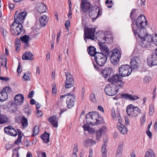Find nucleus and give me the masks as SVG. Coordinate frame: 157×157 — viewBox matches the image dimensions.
<instances>
[{
	"label": "nucleus",
	"instance_id": "f257e3e1",
	"mask_svg": "<svg viewBox=\"0 0 157 157\" xmlns=\"http://www.w3.org/2000/svg\"><path fill=\"white\" fill-rule=\"evenodd\" d=\"M132 30L135 36L138 35L141 40L140 45L143 48H149L153 43V38L149 35H146L145 36H143V32H139L136 30L132 26Z\"/></svg>",
	"mask_w": 157,
	"mask_h": 157
},
{
	"label": "nucleus",
	"instance_id": "f03ea898",
	"mask_svg": "<svg viewBox=\"0 0 157 157\" xmlns=\"http://www.w3.org/2000/svg\"><path fill=\"white\" fill-rule=\"evenodd\" d=\"M86 118L87 123L93 125L100 124L103 121V119L99 117V113L96 111L89 112L86 115Z\"/></svg>",
	"mask_w": 157,
	"mask_h": 157
},
{
	"label": "nucleus",
	"instance_id": "7ed1b4c3",
	"mask_svg": "<svg viewBox=\"0 0 157 157\" xmlns=\"http://www.w3.org/2000/svg\"><path fill=\"white\" fill-rule=\"evenodd\" d=\"M147 21L145 17L142 14L139 16L136 19V25L137 26L136 29L135 28L134 25H132V26L133 27L135 30L139 32H141L142 31L144 32L145 26H147Z\"/></svg>",
	"mask_w": 157,
	"mask_h": 157
},
{
	"label": "nucleus",
	"instance_id": "20e7f679",
	"mask_svg": "<svg viewBox=\"0 0 157 157\" xmlns=\"http://www.w3.org/2000/svg\"><path fill=\"white\" fill-rule=\"evenodd\" d=\"M11 31L13 34L18 36L22 32L23 29L22 24L20 22L14 21L11 26Z\"/></svg>",
	"mask_w": 157,
	"mask_h": 157
},
{
	"label": "nucleus",
	"instance_id": "39448f33",
	"mask_svg": "<svg viewBox=\"0 0 157 157\" xmlns=\"http://www.w3.org/2000/svg\"><path fill=\"white\" fill-rule=\"evenodd\" d=\"M108 55L104 54L103 52L97 53L94 57L96 63L100 67L104 66L107 60V57Z\"/></svg>",
	"mask_w": 157,
	"mask_h": 157
},
{
	"label": "nucleus",
	"instance_id": "423d86ee",
	"mask_svg": "<svg viewBox=\"0 0 157 157\" xmlns=\"http://www.w3.org/2000/svg\"><path fill=\"white\" fill-rule=\"evenodd\" d=\"M119 75L122 77H125L129 75L132 70L131 67L128 65H121L118 70Z\"/></svg>",
	"mask_w": 157,
	"mask_h": 157
},
{
	"label": "nucleus",
	"instance_id": "0eeeda50",
	"mask_svg": "<svg viewBox=\"0 0 157 157\" xmlns=\"http://www.w3.org/2000/svg\"><path fill=\"white\" fill-rule=\"evenodd\" d=\"M110 55H111L110 60L112 63L114 65H117L119 62L121 56L120 51L118 49L115 48L113 52H110Z\"/></svg>",
	"mask_w": 157,
	"mask_h": 157
},
{
	"label": "nucleus",
	"instance_id": "6e6552de",
	"mask_svg": "<svg viewBox=\"0 0 157 157\" xmlns=\"http://www.w3.org/2000/svg\"><path fill=\"white\" fill-rule=\"evenodd\" d=\"M119 89L116 84H109L107 85L105 89L106 94L109 96H113L118 92Z\"/></svg>",
	"mask_w": 157,
	"mask_h": 157
},
{
	"label": "nucleus",
	"instance_id": "1a4fd4ad",
	"mask_svg": "<svg viewBox=\"0 0 157 157\" xmlns=\"http://www.w3.org/2000/svg\"><path fill=\"white\" fill-rule=\"evenodd\" d=\"M126 112L129 116L132 117H135L139 115L140 113V110L138 107L131 105L127 107Z\"/></svg>",
	"mask_w": 157,
	"mask_h": 157
},
{
	"label": "nucleus",
	"instance_id": "9d476101",
	"mask_svg": "<svg viewBox=\"0 0 157 157\" xmlns=\"http://www.w3.org/2000/svg\"><path fill=\"white\" fill-rule=\"evenodd\" d=\"M95 32V28H87L84 29V38L86 43L87 42L86 39L94 40Z\"/></svg>",
	"mask_w": 157,
	"mask_h": 157
},
{
	"label": "nucleus",
	"instance_id": "9b49d317",
	"mask_svg": "<svg viewBox=\"0 0 157 157\" xmlns=\"http://www.w3.org/2000/svg\"><path fill=\"white\" fill-rule=\"evenodd\" d=\"M12 92V90L9 87H6L1 91L0 90V101L3 102L7 100L8 99V93Z\"/></svg>",
	"mask_w": 157,
	"mask_h": 157
},
{
	"label": "nucleus",
	"instance_id": "f8f14e48",
	"mask_svg": "<svg viewBox=\"0 0 157 157\" xmlns=\"http://www.w3.org/2000/svg\"><path fill=\"white\" fill-rule=\"evenodd\" d=\"M66 76L65 86L66 88H69L74 86V81L73 76L68 72H65Z\"/></svg>",
	"mask_w": 157,
	"mask_h": 157
},
{
	"label": "nucleus",
	"instance_id": "ddd939ff",
	"mask_svg": "<svg viewBox=\"0 0 157 157\" xmlns=\"http://www.w3.org/2000/svg\"><path fill=\"white\" fill-rule=\"evenodd\" d=\"M27 14V13L21 10H18L16 11L14 15V21H21L23 20Z\"/></svg>",
	"mask_w": 157,
	"mask_h": 157
},
{
	"label": "nucleus",
	"instance_id": "4468645a",
	"mask_svg": "<svg viewBox=\"0 0 157 157\" xmlns=\"http://www.w3.org/2000/svg\"><path fill=\"white\" fill-rule=\"evenodd\" d=\"M93 6L87 0H82L81 4L82 12L84 13H88L92 8Z\"/></svg>",
	"mask_w": 157,
	"mask_h": 157
},
{
	"label": "nucleus",
	"instance_id": "2eb2a0df",
	"mask_svg": "<svg viewBox=\"0 0 157 157\" xmlns=\"http://www.w3.org/2000/svg\"><path fill=\"white\" fill-rule=\"evenodd\" d=\"M100 9L98 7H93L88 13L90 17L92 19L93 21L96 19L100 15Z\"/></svg>",
	"mask_w": 157,
	"mask_h": 157
},
{
	"label": "nucleus",
	"instance_id": "dca6fc26",
	"mask_svg": "<svg viewBox=\"0 0 157 157\" xmlns=\"http://www.w3.org/2000/svg\"><path fill=\"white\" fill-rule=\"evenodd\" d=\"M117 118L118 121V123L117 124V128L122 134H125L127 133V129L124 124H121L122 119L120 117V114L117 113Z\"/></svg>",
	"mask_w": 157,
	"mask_h": 157
},
{
	"label": "nucleus",
	"instance_id": "f3484780",
	"mask_svg": "<svg viewBox=\"0 0 157 157\" xmlns=\"http://www.w3.org/2000/svg\"><path fill=\"white\" fill-rule=\"evenodd\" d=\"M140 59L138 56L133 57L131 59L130 64L131 68L133 70H137L139 67L140 63Z\"/></svg>",
	"mask_w": 157,
	"mask_h": 157
},
{
	"label": "nucleus",
	"instance_id": "a211bd4d",
	"mask_svg": "<svg viewBox=\"0 0 157 157\" xmlns=\"http://www.w3.org/2000/svg\"><path fill=\"white\" fill-rule=\"evenodd\" d=\"M147 63L150 67L157 64V56L155 53L152 54L148 56L147 59Z\"/></svg>",
	"mask_w": 157,
	"mask_h": 157
},
{
	"label": "nucleus",
	"instance_id": "6ab92c4d",
	"mask_svg": "<svg viewBox=\"0 0 157 157\" xmlns=\"http://www.w3.org/2000/svg\"><path fill=\"white\" fill-rule=\"evenodd\" d=\"M99 45L100 50L102 52H103L104 54L110 56V51L104 42H100L99 43Z\"/></svg>",
	"mask_w": 157,
	"mask_h": 157
},
{
	"label": "nucleus",
	"instance_id": "aec40b11",
	"mask_svg": "<svg viewBox=\"0 0 157 157\" xmlns=\"http://www.w3.org/2000/svg\"><path fill=\"white\" fill-rule=\"evenodd\" d=\"M102 74L105 78L113 75V71L112 68L108 67L104 69L102 72Z\"/></svg>",
	"mask_w": 157,
	"mask_h": 157
},
{
	"label": "nucleus",
	"instance_id": "412c9836",
	"mask_svg": "<svg viewBox=\"0 0 157 157\" xmlns=\"http://www.w3.org/2000/svg\"><path fill=\"white\" fill-rule=\"evenodd\" d=\"M75 101V96L73 94H70L67 98L66 102L67 107L70 108L74 105V102Z\"/></svg>",
	"mask_w": 157,
	"mask_h": 157
},
{
	"label": "nucleus",
	"instance_id": "4be33fe9",
	"mask_svg": "<svg viewBox=\"0 0 157 157\" xmlns=\"http://www.w3.org/2000/svg\"><path fill=\"white\" fill-rule=\"evenodd\" d=\"M36 10L39 13H42L45 12L46 10V5L42 2L38 3L36 7Z\"/></svg>",
	"mask_w": 157,
	"mask_h": 157
},
{
	"label": "nucleus",
	"instance_id": "5701e85b",
	"mask_svg": "<svg viewBox=\"0 0 157 157\" xmlns=\"http://www.w3.org/2000/svg\"><path fill=\"white\" fill-rule=\"evenodd\" d=\"M94 40H97L99 43L102 41L104 42V39L105 37V35L102 32L99 31L96 33L94 35Z\"/></svg>",
	"mask_w": 157,
	"mask_h": 157
},
{
	"label": "nucleus",
	"instance_id": "b1692460",
	"mask_svg": "<svg viewBox=\"0 0 157 157\" xmlns=\"http://www.w3.org/2000/svg\"><path fill=\"white\" fill-rule=\"evenodd\" d=\"M49 121L50 124L53 127L56 128L58 127V118L55 116H52L49 118Z\"/></svg>",
	"mask_w": 157,
	"mask_h": 157
},
{
	"label": "nucleus",
	"instance_id": "393cba45",
	"mask_svg": "<svg viewBox=\"0 0 157 157\" xmlns=\"http://www.w3.org/2000/svg\"><path fill=\"white\" fill-rule=\"evenodd\" d=\"M47 17L45 15H44L40 18L38 21L39 26L40 27L45 26L47 24L48 20L47 19Z\"/></svg>",
	"mask_w": 157,
	"mask_h": 157
},
{
	"label": "nucleus",
	"instance_id": "a878e982",
	"mask_svg": "<svg viewBox=\"0 0 157 157\" xmlns=\"http://www.w3.org/2000/svg\"><path fill=\"white\" fill-rule=\"evenodd\" d=\"M24 96L22 94H18L14 98V102L17 105H20L23 102Z\"/></svg>",
	"mask_w": 157,
	"mask_h": 157
},
{
	"label": "nucleus",
	"instance_id": "bb28decb",
	"mask_svg": "<svg viewBox=\"0 0 157 157\" xmlns=\"http://www.w3.org/2000/svg\"><path fill=\"white\" fill-rule=\"evenodd\" d=\"M20 39L21 42L25 44L24 45V48H28L29 46L28 41L29 40V35H25L24 36H21L20 37Z\"/></svg>",
	"mask_w": 157,
	"mask_h": 157
},
{
	"label": "nucleus",
	"instance_id": "cd10ccee",
	"mask_svg": "<svg viewBox=\"0 0 157 157\" xmlns=\"http://www.w3.org/2000/svg\"><path fill=\"white\" fill-rule=\"evenodd\" d=\"M107 131V128L105 126L101 127L99 131L97 132L96 138L97 140L99 141L101 137V134Z\"/></svg>",
	"mask_w": 157,
	"mask_h": 157
},
{
	"label": "nucleus",
	"instance_id": "c85d7f7f",
	"mask_svg": "<svg viewBox=\"0 0 157 157\" xmlns=\"http://www.w3.org/2000/svg\"><path fill=\"white\" fill-rule=\"evenodd\" d=\"M87 51L88 54L92 56H94V57L96 56V55L97 53L99 52H97L96 51V49L92 46H89L87 48Z\"/></svg>",
	"mask_w": 157,
	"mask_h": 157
},
{
	"label": "nucleus",
	"instance_id": "c756f323",
	"mask_svg": "<svg viewBox=\"0 0 157 157\" xmlns=\"http://www.w3.org/2000/svg\"><path fill=\"white\" fill-rule=\"evenodd\" d=\"M112 76L108 79V81L111 83L110 84H116L115 83L120 79V77H122L119 75L116 74Z\"/></svg>",
	"mask_w": 157,
	"mask_h": 157
},
{
	"label": "nucleus",
	"instance_id": "7c9ffc66",
	"mask_svg": "<svg viewBox=\"0 0 157 157\" xmlns=\"http://www.w3.org/2000/svg\"><path fill=\"white\" fill-rule=\"evenodd\" d=\"M96 142L92 139H88L86 140L83 143L84 146L87 147L96 144Z\"/></svg>",
	"mask_w": 157,
	"mask_h": 157
},
{
	"label": "nucleus",
	"instance_id": "2f4dec72",
	"mask_svg": "<svg viewBox=\"0 0 157 157\" xmlns=\"http://www.w3.org/2000/svg\"><path fill=\"white\" fill-rule=\"evenodd\" d=\"M41 138L43 141L47 143L49 141L50 134L45 132L41 136Z\"/></svg>",
	"mask_w": 157,
	"mask_h": 157
},
{
	"label": "nucleus",
	"instance_id": "473e14b6",
	"mask_svg": "<svg viewBox=\"0 0 157 157\" xmlns=\"http://www.w3.org/2000/svg\"><path fill=\"white\" fill-rule=\"evenodd\" d=\"M8 105L10 108L13 111H15L18 109L17 106L19 105H17L15 102H13V101H10L9 102Z\"/></svg>",
	"mask_w": 157,
	"mask_h": 157
},
{
	"label": "nucleus",
	"instance_id": "72a5a7b5",
	"mask_svg": "<svg viewBox=\"0 0 157 157\" xmlns=\"http://www.w3.org/2000/svg\"><path fill=\"white\" fill-rule=\"evenodd\" d=\"M123 150V145L121 144L118 146L117 148L116 154V157H121L122 154Z\"/></svg>",
	"mask_w": 157,
	"mask_h": 157
},
{
	"label": "nucleus",
	"instance_id": "f704fd0d",
	"mask_svg": "<svg viewBox=\"0 0 157 157\" xmlns=\"http://www.w3.org/2000/svg\"><path fill=\"white\" fill-rule=\"evenodd\" d=\"M8 120V118L6 116L0 114V124L6 123Z\"/></svg>",
	"mask_w": 157,
	"mask_h": 157
},
{
	"label": "nucleus",
	"instance_id": "c9c22d12",
	"mask_svg": "<svg viewBox=\"0 0 157 157\" xmlns=\"http://www.w3.org/2000/svg\"><path fill=\"white\" fill-rule=\"evenodd\" d=\"M104 40L107 44H110L113 42L112 36L111 35H107L105 36Z\"/></svg>",
	"mask_w": 157,
	"mask_h": 157
},
{
	"label": "nucleus",
	"instance_id": "e433bc0d",
	"mask_svg": "<svg viewBox=\"0 0 157 157\" xmlns=\"http://www.w3.org/2000/svg\"><path fill=\"white\" fill-rule=\"evenodd\" d=\"M21 123L24 128L27 127L28 126V120L24 116L21 118Z\"/></svg>",
	"mask_w": 157,
	"mask_h": 157
},
{
	"label": "nucleus",
	"instance_id": "4c0bfd02",
	"mask_svg": "<svg viewBox=\"0 0 157 157\" xmlns=\"http://www.w3.org/2000/svg\"><path fill=\"white\" fill-rule=\"evenodd\" d=\"M17 131L18 132V136L17 139L14 142L15 144H17L21 143V140L22 136L21 131L19 129H17Z\"/></svg>",
	"mask_w": 157,
	"mask_h": 157
},
{
	"label": "nucleus",
	"instance_id": "58836bf2",
	"mask_svg": "<svg viewBox=\"0 0 157 157\" xmlns=\"http://www.w3.org/2000/svg\"><path fill=\"white\" fill-rule=\"evenodd\" d=\"M122 77H120V79L119 80L117 81V82L115 83L117 84L116 85L118 88V87L120 88L122 87L124 84V82H123L122 81Z\"/></svg>",
	"mask_w": 157,
	"mask_h": 157
},
{
	"label": "nucleus",
	"instance_id": "ea45409f",
	"mask_svg": "<svg viewBox=\"0 0 157 157\" xmlns=\"http://www.w3.org/2000/svg\"><path fill=\"white\" fill-rule=\"evenodd\" d=\"M22 59L23 60H29V52H24L22 56Z\"/></svg>",
	"mask_w": 157,
	"mask_h": 157
},
{
	"label": "nucleus",
	"instance_id": "a19ab883",
	"mask_svg": "<svg viewBox=\"0 0 157 157\" xmlns=\"http://www.w3.org/2000/svg\"><path fill=\"white\" fill-rule=\"evenodd\" d=\"M39 131V127L35 125L33 130V134L31 135L32 137L34 136H35L36 135Z\"/></svg>",
	"mask_w": 157,
	"mask_h": 157
},
{
	"label": "nucleus",
	"instance_id": "79ce46f5",
	"mask_svg": "<svg viewBox=\"0 0 157 157\" xmlns=\"http://www.w3.org/2000/svg\"><path fill=\"white\" fill-rule=\"evenodd\" d=\"M106 144L103 145L101 147V152L102 153V157H107L106 155L107 151H106Z\"/></svg>",
	"mask_w": 157,
	"mask_h": 157
},
{
	"label": "nucleus",
	"instance_id": "37998d69",
	"mask_svg": "<svg viewBox=\"0 0 157 157\" xmlns=\"http://www.w3.org/2000/svg\"><path fill=\"white\" fill-rule=\"evenodd\" d=\"M31 29V35L32 36V37H35L38 33L37 31V29L36 28L33 27Z\"/></svg>",
	"mask_w": 157,
	"mask_h": 157
},
{
	"label": "nucleus",
	"instance_id": "c03bdc74",
	"mask_svg": "<svg viewBox=\"0 0 157 157\" xmlns=\"http://www.w3.org/2000/svg\"><path fill=\"white\" fill-rule=\"evenodd\" d=\"M9 135L14 136H15L17 135V132L12 126V128H10Z\"/></svg>",
	"mask_w": 157,
	"mask_h": 157
},
{
	"label": "nucleus",
	"instance_id": "a18cd8bd",
	"mask_svg": "<svg viewBox=\"0 0 157 157\" xmlns=\"http://www.w3.org/2000/svg\"><path fill=\"white\" fill-rule=\"evenodd\" d=\"M155 109H154V105L153 104H151L149 107V114L150 115H152L154 113Z\"/></svg>",
	"mask_w": 157,
	"mask_h": 157
},
{
	"label": "nucleus",
	"instance_id": "49530a36",
	"mask_svg": "<svg viewBox=\"0 0 157 157\" xmlns=\"http://www.w3.org/2000/svg\"><path fill=\"white\" fill-rule=\"evenodd\" d=\"M155 157V155L152 151H147L145 153L144 157Z\"/></svg>",
	"mask_w": 157,
	"mask_h": 157
},
{
	"label": "nucleus",
	"instance_id": "de8ad7c7",
	"mask_svg": "<svg viewBox=\"0 0 157 157\" xmlns=\"http://www.w3.org/2000/svg\"><path fill=\"white\" fill-rule=\"evenodd\" d=\"M151 78L150 76H146L144 78V83L147 84L151 80Z\"/></svg>",
	"mask_w": 157,
	"mask_h": 157
},
{
	"label": "nucleus",
	"instance_id": "09e8293b",
	"mask_svg": "<svg viewBox=\"0 0 157 157\" xmlns=\"http://www.w3.org/2000/svg\"><path fill=\"white\" fill-rule=\"evenodd\" d=\"M90 100L93 103H96V99L94 94H91L90 95Z\"/></svg>",
	"mask_w": 157,
	"mask_h": 157
},
{
	"label": "nucleus",
	"instance_id": "8fccbe9b",
	"mask_svg": "<svg viewBox=\"0 0 157 157\" xmlns=\"http://www.w3.org/2000/svg\"><path fill=\"white\" fill-rule=\"evenodd\" d=\"M130 95L127 93H124L121 94V96L124 99H129Z\"/></svg>",
	"mask_w": 157,
	"mask_h": 157
},
{
	"label": "nucleus",
	"instance_id": "3c124183",
	"mask_svg": "<svg viewBox=\"0 0 157 157\" xmlns=\"http://www.w3.org/2000/svg\"><path fill=\"white\" fill-rule=\"evenodd\" d=\"M139 98L136 95L130 94L129 96V100H136L139 99Z\"/></svg>",
	"mask_w": 157,
	"mask_h": 157
},
{
	"label": "nucleus",
	"instance_id": "603ef678",
	"mask_svg": "<svg viewBox=\"0 0 157 157\" xmlns=\"http://www.w3.org/2000/svg\"><path fill=\"white\" fill-rule=\"evenodd\" d=\"M140 121L142 124H143L146 121V114L145 113H144L141 117Z\"/></svg>",
	"mask_w": 157,
	"mask_h": 157
},
{
	"label": "nucleus",
	"instance_id": "864d4df0",
	"mask_svg": "<svg viewBox=\"0 0 157 157\" xmlns=\"http://www.w3.org/2000/svg\"><path fill=\"white\" fill-rule=\"evenodd\" d=\"M12 128V126H9L5 128L4 130L5 132L8 134H9L10 128Z\"/></svg>",
	"mask_w": 157,
	"mask_h": 157
},
{
	"label": "nucleus",
	"instance_id": "5fc2aeb1",
	"mask_svg": "<svg viewBox=\"0 0 157 157\" xmlns=\"http://www.w3.org/2000/svg\"><path fill=\"white\" fill-rule=\"evenodd\" d=\"M111 113L112 117L113 119H114L117 118L115 109L114 108H112L111 109Z\"/></svg>",
	"mask_w": 157,
	"mask_h": 157
},
{
	"label": "nucleus",
	"instance_id": "6e6d98bb",
	"mask_svg": "<svg viewBox=\"0 0 157 157\" xmlns=\"http://www.w3.org/2000/svg\"><path fill=\"white\" fill-rule=\"evenodd\" d=\"M78 147L77 144H75L74 145V147L73 148V153L76 154V152L78 151Z\"/></svg>",
	"mask_w": 157,
	"mask_h": 157
},
{
	"label": "nucleus",
	"instance_id": "4d7b16f0",
	"mask_svg": "<svg viewBox=\"0 0 157 157\" xmlns=\"http://www.w3.org/2000/svg\"><path fill=\"white\" fill-rule=\"evenodd\" d=\"M28 74L24 73V75L23 76V78L24 80L25 81L29 80V76L28 75Z\"/></svg>",
	"mask_w": 157,
	"mask_h": 157
},
{
	"label": "nucleus",
	"instance_id": "13d9d810",
	"mask_svg": "<svg viewBox=\"0 0 157 157\" xmlns=\"http://www.w3.org/2000/svg\"><path fill=\"white\" fill-rule=\"evenodd\" d=\"M37 112L36 114V115L38 117H41L43 115V113L41 111L38 110V109L37 110Z\"/></svg>",
	"mask_w": 157,
	"mask_h": 157
},
{
	"label": "nucleus",
	"instance_id": "bf43d9fd",
	"mask_svg": "<svg viewBox=\"0 0 157 157\" xmlns=\"http://www.w3.org/2000/svg\"><path fill=\"white\" fill-rule=\"evenodd\" d=\"M65 25L66 27V29H68L70 25V21L69 20H67L65 23Z\"/></svg>",
	"mask_w": 157,
	"mask_h": 157
},
{
	"label": "nucleus",
	"instance_id": "052dcab7",
	"mask_svg": "<svg viewBox=\"0 0 157 157\" xmlns=\"http://www.w3.org/2000/svg\"><path fill=\"white\" fill-rule=\"evenodd\" d=\"M19 149V147L16 148L13 151V154H16V156L17 157H19V154L18 152V151Z\"/></svg>",
	"mask_w": 157,
	"mask_h": 157
},
{
	"label": "nucleus",
	"instance_id": "680f3d73",
	"mask_svg": "<svg viewBox=\"0 0 157 157\" xmlns=\"http://www.w3.org/2000/svg\"><path fill=\"white\" fill-rule=\"evenodd\" d=\"M38 157H47L45 152H40L38 154Z\"/></svg>",
	"mask_w": 157,
	"mask_h": 157
},
{
	"label": "nucleus",
	"instance_id": "e2e57ef3",
	"mask_svg": "<svg viewBox=\"0 0 157 157\" xmlns=\"http://www.w3.org/2000/svg\"><path fill=\"white\" fill-rule=\"evenodd\" d=\"M108 137L107 136H105L103 138V141L104 143L103 145L106 144V143L108 141Z\"/></svg>",
	"mask_w": 157,
	"mask_h": 157
},
{
	"label": "nucleus",
	"instance_id": "0e129e2a",
	"mask_svg": "<svg viewBox=\"0 0 157 157\" xmlns=\"http://www.w3.org/2000/svg\"><path fill=\"white\" fill-rule=\"evenodd\" d=\"M15 45H21L20 41L18 38H16L15 40Z\"/></svg>",
	"mask_w": 157,
	"mask_h": 157
},
{
	"label": "nucleus",
	"instance_id": "69168bd1",
	"mask_svg": "<svg viewBox=\"0 0 157 157\" xmlns=\"http://www.w3.org/2000/svg\"><path fill=\"white\" fill-rule=\"evenodd\" d=\"M19 65L18 66V67L17 68V72L18 74L20 73H21V70H22L21 67H20V62H19Z\"/></svg>",
	"mask_w": 157,
	"mask_h": 157
},
{
	"label": "nucleus",
	"instance_id": "338daca9",
	"mask_svg": "<svg viewBox=\"0 0 157 157\" xmlns=\"http://www.w3.org/2000/svg\"><path fill=\"white\" fill-rule=\"evenodd\" d=\"M71 94V93H69L67 94H65L64 95H61L60 96V98L61 99H63L64 98H65L66 96H68L69 95H70V94Z\"/></svg>",
	"mask_w": 157,
	"mask_h": 157
},
{
	"label": "nucleus",
	"instance_id": "774afa93",
	"mask_svg": "<svg viewBox=\"0 0 157 157\" xmlns=\"http://www.w3.org/2000/svg\"><path fill=\"white\" fill-rule=\"evenodd\" d=\"M155 40H153V43H154L157 46V34H155Z\"/></svg>",
	"mask_w": 157,
	"mask_h": 157
}]
</instances>
